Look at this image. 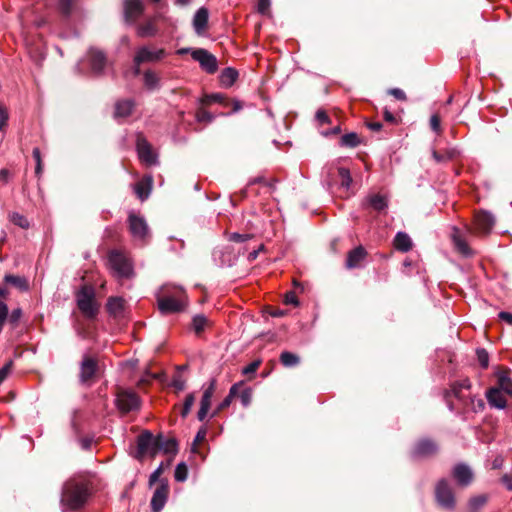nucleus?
<instances>
[{"label":"nucleus","mask_w":512,"mask_h":512,"mask_svg":"<svg viewBox=\"0 0 512 512\" xmlns=\"http://www.w3.org/2000/svg\"><path fill=\"white\" fill-rule=\"evenodd\" d=\"M195 394L194 393H189L186 397H185V400H184V403H183V406H182V409H181V416L183 418L187 417L188 414L190 413L191 411V408L192 406L194 405L195 403Z\"/></svg>","instance_id":"45"},{"label":"nucleus","mask_w":512,"mask_h":512,"mask_svg":"<svg viewBox=\"0 0 512 512\" xmlns=\"http://www.w3.org/2000/svg\"><path fill=\"white\" fill-rule=\"evenodd\" d=\"M9 219L14 225L22 229H28L30 227L29 220L24 215L18 212L11 213Z\"/></svg>","instance_id":"42"},{"label":"nucleus","mask_w":512,"mask_h":512,"mask_svg":"<svg viewBox=\"0 0 512 512\" xmlns=\"http://www.w3.org/2000/svg\"><path fill=\"white\" fill-rule=\"evenodd\" d=\"M59 9L60 11L68 16L71 13L73 1L72 0H59Z\"/></svg>","instance_id":"51"},{"label":"nucleus","mask_w":512,"mask_h":512,"mask_svg":"<svg viewBox=\"0 0 512 512\" xmlns=\"http://www.w3.org/2000/svg\"><path fill=\"white\" fill-rule=\"evenodd\" d=\"M143 83L146 89L153 91L160 88V77L153 70H146L143 73Z\"/></svg>","instance_id":"32"},{"label":"nucleus","mask_w":512,"mask_h":512,"mask_svg":"<svg viewBox=\"0 0 512 512\" xmlns=\"http://www.w3.org/2000/svg\"><path fill=\"white\" fill-rule=\"evenodd\" d=\"M157 33V28L153 20H148L147 22L140 24L137 27V34L140 37H151Z\"/></svg>","instance_id":"37"},{"label":"nucleus","mask_w":512,"mask_h":512,"mask_svg":"<svg viewBox=\"0 0 512 512\" xmlns=\"http://www.w3.org/2000/svg\"><path fill=\"white\" fill-rule=\"evenodd\" d=\"M284 302H285V304H291V305H295V306L298 305V299H297L295 292H293V291L287 292L285 294Z\"/></svg>","instance_id":"59"},{"label":"nucleus","mask_w":512,"mask_h":512,"mask_svg":"<svg viewBox=\"0 0 512 512\" xmlns=\"http://www.w3.org/2000/svg\"><path fill=\"white\" fill-rule=\"evenodd\" d=\"M156 299L158 309L164 315L182 312L188 304L185 290L172 284L160 287L156 293Z\"/></svg>","instance_id":"2"},{"label":"nucleus","mask_w":512,"mask_h":512,"mask_svg":"<svg viewBox=\"0 0 512 512\" xmlns=\"http://www.w3.org/2000/svg\"><path fill=\"white\" fill-rule=\"evenodd\" d=\"M208 324V319L204 315H196L193 317L192 325L196 334L204 331Z\"/></svg>","instance_id":"44"},{"label":"nucleus","mask_w":512,"mask_h":512,"mask_svg":"<svg viewBox=\"0 0 512 512\" xmlns=\"http://www.w3.org/2000/svg\"><path fill=\"white\" fill-rule=\"evenodd\" d=\"M4 281L5 283L12 285L21 292H26L30 288L29 281L24 276L7 274L4 277Z\"/></svg>","instance_id":"27"},{"label":"nucleus","mask_w":512,"mask_h":512,"mask_svg":"<svg viewBox=\"0 0 512 512\" xmlns=\"http://www.w3.org/2000/svg\"><path fill=\"white\" fill-rule=\"evenodd\" d=\"M470 388V380L468 378H463L461 380L455 381L451 385L450 391L447 393V395L451 393L460 402L465 401L468 395L466 392H468Z\"/></svg>","instance_id":"21"},{"label":"nucleus","mask_w":512,"mask_h":512,"mask_svg":"<svg viewBox=\"0 0 512 512\" xmlns=\"http://www.w3.org/2000/svg\"><path fill=\"white\" fill-rule=\"evenodd\" d=\"M238 386H239V384L232 385V387L230 388L229 394L221 401V403H219L217 408L212 412L211 418L215 417L222 410H224L230 406L233 397H235V395L237 393Z\"/></svg>","instance_id":"35"},{"label":"nucleus","mask_w":512,"mask_h":512,"mask_svg":"<svg viewBox=\"0 0 512 512\" xmlns=\"http://www.w3.org/2000/svg\"><path fill=\"white\" fill-rule=\"evenodd\" d=\"M135 103L131 99L120 100L115 104L114 116L116 118H125L131 115Z\"/></svg>","instance_id":"25"},{"label":"nucleus","mask_w":512,"mask_h":512,"mask_svg":"<svg viewBox=\"0 0 512 512\" xmlns=\"http://www.w3.org/2000/svg\"><path fill=\"white\" fill-rule=\"evenodd\" d=\"M486 495H476L469 499L468 508L470 512H478L481 508L485 506L487 503Z\"/></svg>","instance_id":"40"},{"label":"nucleus","mask_w":512,"mask_h":512,"mask_svg":"<svg viewBox=\"0 0 512 512\" xmlns=\"http://www.w3.org/2000/svg\"><path fill=\"white\" fill-rule=\"evenodd\" d=\"M280 362L284 367L291 368L297 366L300 363V358L298 355L292 352L283 351L280 354Z\"/></svg>","instance_id":"38"},{"label":"nucleus","mask_w":512,"mask_h":512,"mask_svg":"<svg viewBox=\"0 0 512 512\" xmlns=\"http://www.w3.org/2000/svg\"><path fill=\"white\" fill-rule=\"evenodd\" d=\"M477 360L480 366L486 369L489 365V354L484 348H478L476 350Z\"/></svg>","instance_id":"48"},{"label":"nucleus","mask_w":512,"mask_h":512,"mask_svg":"<svg viewBox=\"0 0 512 512\" xmlns=\"http://www.w3.org/2000/svg\"><path fill=\"white\" fill-rule=\"evenodd\" d=\"M152 187V177L146 176L141 181L135 184L134 191L139 199L142 201L147 199L150 195Z\"/></svg>","instance_id":"26"},{"label":"nucleus","mask_w":512,"mask_h":512,"mask_svg":"<svg viewBox=\"0 0 512 512\" xmlns=\"http://www.w3.org/2000/svg\"><path fill=\"white\" fill-rule=\"evenodd\" d=\"M169 485L167 481H161L160 485L155 489L150 505L152 512H160L168 499Z\"/></svg>","instance_id":"12"},{"label":"nucleus","mask_w":512,"mask_h":512,"mask_svg":"<svg viewBox=\"0 0 512 512\" xmlns=\"http://www.w3.org/2000/svg\"><path fill=\"white\" fill-rule=\"evenodd\" d=\"M91 71L94 75H101L106 66L105 54L96 48H91L87 54Z\"/></svg>","instance_id":"14"},{"label":"nucleus","mask_w":512,"mask_h":512,"mask_svg":"<svg viewBox=\"0 0 512 512\" xmlns=\"http://www.w3.org/2000/svg\"><path fill=\"white\" fill-rule=\"evenodd\" d=\"M486 398L491 407L497 409H504L507 405V401L503 396L501 390L497 387H491L486 392Z\"/></svg>","instance_id":"23"},{"label":"nucleus","mask_w":512,"mask_h":512,"mask_svg":"<svg viewBox=\"0 0 512 512\" xmlns=\"http://www.w3.org/2000/svg\"><path fill=\"white\" fill-rule=\"evenodd\" d=\"M253 238V235L252 234H249V233H230L228 235V240L231 241V242H235V243H243V242H247L249 240H251Z\"/></svg>","instance_id":"47"},{"label":"nucleus","mask_w":512,"mask_h":512,"mask_svg":"<svg viewBox=\"0 0 512 512\" xmlns=\"http://www.w3.org/2000/svg\"><path fill=\"white\" fill-rule=\"evenodd\" d=\"M452 241L455 249L464 257H471L474 255V251L469 247L468 243L460 234L459 229L453 228Z\"/></svg>","instance_id":"22"},{"label":"nucleus","mask_w":512,"mask_h":512,"mask_svg":"<svg viewBox=\"0 0 512 512\" xmlns=\"http://www.w3.org/2000/svg\"><path fill=\"white\" fill-rule=\"evenodd\" d=\"M117 408L123 413H129L134 410H138L140 407L139 396L129 390H123L118 392L116 397Z\"/></svg>","instance_id":"9"},{"label":"nucleus","mask_w":512,"mask_h":512,"mask_svg":"<svg viewBox=\"0 0 512 512\" xmlns=\"http://www.w3.org/2000/svg\"><path fill=\"white\" fill-rule=\"evenodd\" d=\"M260 364H261L260 360L252 361L250 364H248L246 367H244L242 369V374H244V375L254 374L257 371V369L259 368Z\"/></svg>","instance_id":"52"},{"label":"nucleus","mask_w":512,"mask_h":512,"mask_svg":"<svg viewBox=\"0 0 512 512\" xmlns=\"http://www.w3.org/2000/svg\"><path fill=\"white\" fill-rule=\"evenodd\" d=\"M167 56V52L164 48H156L154 46H141L139 47L134 55L133 62L136 66L135 74L140 73L139 66L143 63H154L161 61Z\"/></svg>","instance_id":"5"},{"label":"nucleus","mask_w":512,"mask_h":512,"mask_svg":"<svg viewBox=\"0 0 512 512\" xmlns=\"http://www.w3.org/2000/svg\"><path fill=\"white\" fill-rule=\"evenodd\" d=\"M107 312L116 317L124 310V299L121 297H109L106 303Z\"/></svg>","instance_id":"31"},{"label":"nucleus","mask_w":512,"mask_h":512,"mask_svg":"<svg viewBox=\"0 0 512 512\" xmlns=\"http://www.w3.org/2000/svg\"><path fill=\"white\" fill-rule=\"evenodd\" d=\"M163 472V463L150 475L149 486L154 485L159 480L160 475Z\"/></svg>","instance_id":"58"},{"label":"nucleus","mask_w":512,"mask_h":512,"mask_svg":"<svg viewBox=\"0 0 512 512\" xmlns=\"http://www.w3.org/2000/svg\"><path fill=\"white\" fill-rule=\"evenodd\" d=\"M98 370L97 361L89 356H85L80 366V381L86 383L91 380Z\"/></svg>","instance_id":"17"},{"label":"nucleus","mask_w":512,"mask_h":512,"mask_svg":"<svg viewBox=\"0 0 512 512\" xmlns=\"http://www.w3.org/2000/svg\"><path fill=\"white\" fill-rule=\"evenodd\" d=\"M359 144V136L354 132L344 134L340 139V145L344 147L354 148Z\"/></svg>","instance_id":"41"},{"label":"nucleus","mask_w":512,"mask_h":512,"mask_svg":"<svg viewBox=\"0 0 512 512\" xmlns=\"http://www.w3.org/2000/svg\"><path fill=\"white\" fill-rule=\"evenodd\" d=\"M129 231L135 240L145 243L149 237V228L146 220L135 213H130L128 216Z\"/></svg>","instance_id":"8"},{"label":"nucleus","mask_w":512,"mask_h":512,"mask_svg":"<svg viewBox=\"0 0 512 512\" xmlns=\"http://www.w3.org/2000/svg\"><path fill=\"white\" fill-rule=\"evenodd\" d=\"M206 435H207V428L203 426L198 430V432L194 438L193 444L196 445V444L204 441L206 438Z\"/></svg>","instance_id":"61"},{"label":"nucleus","mask_w":512,"mask_h":512,"mask_svg":"<svg viewBox=\"0 0 512 512\" xmlns=\"http://www.w3.org/2000/svg\"><path fill=\"white\" fill-rule=\"evenodd\" d=\"M437 452V445L430 439L418 441L412 451L413 457H428Z\"/></svg>","instance_id":"20"},{"label":"nucleus","mask_w":512,"mask_h":512,"mask_svg":"<svg viewBox=\"0 0 512 512\" xmlns=\"http://www.w3.org/2000/svg\"><path fill=\"white\" fill-rule=\"evenodd\" d=\"M22 316V310L20 308L14 309L10 315H8L9 322L16 325Z\"/></svg>","instance_id":"57"},{"label":"nucleus","mask_w":512,"mask_h":512,"mask_svg":"<svg viewBox=\"0 0 512 512\" xmlns=\"http://www.w3.org/2000/svg\"><path fill=\"white\" fill-rule=\"evenodd\" d=\"M494 224L495 218L489 212L481 211L475 215V227L482 234H489Z\"/></svg>","instance_id":"16"},{"label":"nucleus","mask_w":512,"mask_h":512,"mask_svg":"<svg viewBox=\"0 0 512 512\" xmlns=\"http://www.w3.org/2000/svg\"><path fill=\"white\" fill-rule=\"evenodd\" d=\"M144 4L142 0H125L124 17L129 24H134L143 14Z\"/></svg>","instance_id":"13"},{"label":"nucleus","mask_w":512,"mask_h":512,"mask_svg":"<svg viewBox=\"0 0 512 512\" xmlns=\"http://www.w3.org/2000/svg\"><path fill=\"white\" fill-rule=\"evenodd\" d=\"M393 245L400 252H408L412 248V240L405 232H398L393 240Z\"/></svg>","instance_id":"28"},{"label":"nucleus","mask_w":512,"mask_h":512,"mask_svg":"<svg viewBox=\"0 0 512 512\" xmlns=\"http://www.w3.org/2000/svg\"><path fill=\"white\" fill-rule=\"evenodd\" d=\"M452 475L460 486H468L473 480V473L469 466L460 463L454 466Z\"/></svg>","instance_id":"18"},{"label":"nucleus","mask_w":512,"mask_h":512,"mask_svg":"<svg viewBox=\"0 0 512 512\" xmlns=\"http://www.w3.org/2000/svg\"><path fill=\"white\" fill-rule=\"evenodd\" d=\"M264 249V246L263 245H260L257 249H253L252 251H250L247 255V260L249 262H253L254 260H256V258L258 257L259 255V252L261 250Z\"/></svg>","instance_id":"64"},{"label":"nucleus","mask_w":512,"mask_h":512,"mask_svg":"<svg viewBox=\"0 0 512 512\" xmlns=\"http://www.w3.org/2000/svg\"><path fill=\"white\" fill-rule=\"evenodd\" d=\"M8 121V111L7 109L0 104V130L7 124Z\"/></svg>","instance_id":"60"},{"label":"nucleus","mask_w":512,"mask_h":512,"mask_svg":"<svg viewBox=\"0 0 512 512\" xmlns=\"http://www.w3.org/2000/svg\"><path fill=\"white\" fill-rule=\"evenodd\" d=\"M77 306L81 313L88 319H94L99 311V305L95 301V293L91 287L83 286L76 294Z\"/></svg>","instance_id":"4"},{"label":"nucleus","mask_w":512,"mask_h":512,"mask_svg":"<svg viewBox=\"0 0 512 512\" xmlns=\"http://www.w3.org/2000/svg\"><path fill=\"white\" fill-rule=\"evenodd\" d=\"M435 498L439 506L446 510H453L455 508V496L453 489L446 479L438 481L435 487Z\"/></svg>","instance_id":"6"},{"label":"nucleus","mask_w":512,"mask_h":512,"mask_svg":"<svg viewBox=\"0 0 512 512\" xmlns=\"http://www.w3.org/2000/svg\"><path fill=\"white\" fill-rule=\"evenodd\" d=\"M92 494V482L87 474L68 479L62 488L60 503L64 512L79 510L85 506Z\"/></svg>","instance_id":"1"},{"label":"nucleus","mask_w":512,"mask_h":512,"mask_svg":"<svg viewBox=\"0 0 512 512\" xmlns=\"http://www.w3.org/2000/svg\"><path fill=\"white\" fill-rule=\"evenodd\" d=\"M430 127L438 135L441 133V121L437 114H433L430 117Z\"/></svg>","instance_id":"53"},{"label":"nucleus","mask_w":512,"mask_h":512,"mask_svg":"<svg viewBox=\"0 0 512 512\" xmlns=\"http://www.w3.org/2000/svg\"><path fill=\"white\" fill-rule=\"evenodd\" d=\"M315 118L320 125L327 124L330 121L328 114L322 109L317 110Z\"/></svg>","instance_id":"56"},{"label":"nucleus","mask_w":512,"mask_h":512,"mask_svg":"<svg viewBox=\"0 0 512 512\" xmlns=\"http://www.w3.org/2000/svg\"><path fill=\"white\" fill-rule=\"evenodd\" d=\"M158 453V436H154L150 431H144L137 439V458H142L149 454L155 456Z\"/></svg>","instance_id":"7"},{"label":"nucleus","mask_w":512,"mask_h":512,"mask_svg":"<svg viewBox=\"0 0 512 512\" xmlns=\"http://www.w3.org/2000/svg\"><path fill=\"white\" fill-rule=\"evenodd\" d=\"M366 204L376 211H383L388 206L387 198L382 194H371L366 198Z\"/></svg>","instance_id":"29"},{"label":"nucleus","mask_w":512,"mask_h":512,"mask_svg":"<svg viewBox=\"0 0 512 512\" xmlns=\"http://www.w3.org/2000/svg\"><path fill=\"white\" fill-rule=\"evenodd\" d=\"M171 386L177 391H183L186 387V380L181 376L180 373H177L172 378Z\"/></svg>","instance_id":"49"},{"label":"nucleus","mask_w":512,"mask_h":512,"mask_svg":"<svg viewBox=\"0 0 512 512\" xmlns=\"http://www.w3.org/2000/svg\"><path fill=\"white\" fill-rule=\"evenodd\" d=\"M498 378V387L501 391H504L507 394H512V379L510 378L508 372L503 371L500 372L497 376Z\"/></svg>","instance_id":"36"},{"label":"nucleus","mask_w":512,"mask_h":512,"mask_svg":"<svg viewBox=\"0 0 512 512\" xmlns=\"http://www.w3.org/2000/svg\"><path fill=\"white\" fill-rule=\"evenodd\" d=\"M108 263L113 275L118 278H129L134 273L131 259L121 251H111L108 255Z\"/></svg>","instance_id":"3"},{"label":"nucleus","mask_w":512,"mask_h":512,"mask_svg":"<svg viewBox=\"0 0 512 512\" xmlns=\"http://www.w3.org/2000/svg\"><path fill=\"white\" fill-rule=\"evenodd\" d=\"M193 60L200 64V67L208 74H214L218 69L216 57L205 49L198 48L191 52Z\"/></svg>","instance_id":"10"},{"label":"nucleus","mask_w":512,"mask_h":512,"mask_svg":"<svg viewBox=\"0 0 512 512\" xmlns=\"http://www.w3.org/2000/svg\"><path fill=\"white\" fill-rule=\"evenodd\" d=\"M215 392V380H212L210 384L204 389L203 395L200 401V408L197 413L199 421H204L207 417L208 411L211 406V400Z\"/></svg>","instance_id":"15"},{"label":"nucleus","mask_w":512,"mask_h":512,"mask_svg":"<svg viewBox=\"0 0 512 512\" xmlns=\"http://www.w3.org/2000/svg\"><path fill=\"white\" fill-rule=\"evenodd\" d=\"M32 156L36 162L35 173L38 177H40L41 173H42V159H41V152L38 147H35L33 149Z\"/></svg>","instance_id":"50"},{"label":"nucleus","mask_w":512,"mask_h":512,"mask_svg":"<svg viewBox=\"0 0 512 512\" xmlns=\"http://www.w3.org/2000/svg\"><path fill=\"white\" fill-rule=\"evenodd\" d=\"M209 11L206 7H200L194 14L192 25L197 35H203L208 27Z\"/></svg>","instance_id":"19"},{"label":"nucleus","mask_w":512,"mask_h":512,"mask_svg":"<svg viewBox=\"0 0 512 512\" xmlns=\"http://www.w3.org/2000/svg\"><path fill=\"white\" fill-rule=\"evenodd\" d=\"M389 93L393 95L397 100H406V95L404 91L399 88H392L391 90H389Z\"/></svg>","instance_id":"63"},{"label":"nucleus","mask_w":512,"mask_h":512,"mask_svg":"<svg viewBox=\"0 0 512 512\" xmlns=\"http://www.w3.org/2000/svg\"><path fill=\"white\" fill-rule=\"evenodd\" d=\"M338 176L341 180V186L346 189H349L352 184V177H351L349 169H347L345 167H339L338 168Z\"/></svg>","instance_id":"43"},{"label":"nucleus","mask_w":512,"mask_h":512,"mask_svg":"<svg viewBox=\"0 0 512 512\" xmlns=\"http://www.w3.org/2000/svg\"><path fill=\"white\" fill-rule=\"evenodd\" d=\"M188 476V468L184 462L177 464L174 477L178 482H184Z\"/></svg>","instance_id":"46"},{"label":"nucleus","mask_w":512,"mask_h":512,"mask_svg":"<svg viewBox=\"0 0 512 512\" xmlns=\"http://www.w3.org/2000/svg\"><path fill=\"white\" fill-rule=\"evenodd\" d=\"M461 403L465 408L475 413L482 411L485 407L483 399L478 398L476 396H470L469 394L467 395L466 400L461 401Z\"/></svg>","instance_id":"34"},{"label":"nucleus","mask_w":512,"mask_h":512,"mask_svg":"<svg viewBox=\"0 0 512 512\" xmlns=\"http://www.w3.org/2000/svg\"><path fill=\"white\" fill-rule=\"evenodd\" d=\"M175 454L177 452V442L173 438H165L158 435V453Z\"/></svg>","instance_id":"30"},{"label":"nucleus","mask_w":512,"mask_h":512,"mask_svg":"<svg viewBox=\"0 0 512 512\" xmlns=\"http://www.w3.org/2000/svg\"><path fill=\"white\" fill-rule=\"evenodd\" d=\"M239 397L242 405L247 407L251 403L252 393L250 389H245L240 393Z\"/></svg>","instance_id":"55"},{"label":"nucleus","mask_w":512,"mask_h":512,"mask_svg":"<svg viewBox=\"0 0 512 512\" xmlns=\"http://www.w3.org/2000/svg\"><path fill=\"white\" fill-rule=\"evenodd\" d=\"M458 155V151L454 148L447 149L444 152H439L436 150L432 151V156L434 160L438 163L446 162L454 159Z\"/></svg>","instance_id":"39"},{"label":"nucleus","mask_w":512,"mask_h":512,"mask_svg":"<svg viewBox=\"0 0 512 512\" xmlns=\"http://www.w3.org/2000/svg\"><path fill=\"white\" fill-rule=\"evenodd\" d=\"M238 71L234 68H225L220 74V82L224 87H231L238 78Z\"/></svg>","instance_id":"33"},{"label":"nucleus","mask_w":512,"mask_h":512,"mask_svg":"<svg viewBox=\"0 0 512 512\" xmlns=\"http://www.w3.org/2000/svg\"><path fill=\"white\" fill-rule=\"evenodd\" d=\"M366 251L362 246L352 249L346 259V267L348 269L357 268L366 257Z\"/></svg>","instance_id":"24"},{"label":"nucleus","mask_w":512,"mask_h":512,"mask_svg":"<svg viewBox=\"0 0 512 512\" xmlns=\"http://www.w3.org/2000/svg\"><path fill=\"white\" fill-rule=\"evenodd\" d=\"M12 366H13V362L9 361L0 369V377L2 379L5 380L8 377V375L10 374V372L12 370Z\"/></svg>","instance_id":"62"},{"label":"nucleus","mask_w":512,"mask_h":512,"mask_svg":"<svg viewBox=\"0 0 512 512\" xmlns=\"http://www.w3.org/2000/svg\"><path fill=\"white\" fill-rule=\"evenodd\" d=\"M136 148L139 159L146 165H154L157 162L156 155L149 142L142 136L138 135Z\"/></svg>","instance_id":"11"},{"label":"nucleus","mask_w":512,"mask_h":512,"mask_svg":"<svg viewBox=\"0 0 512 512\" xmlns=\"http://www.w3.org/2000/svg\"><path fill=\"white\" fill-rule=\"evenodd\" d=\"M270 4V0H257V11L262 15H266L269 12Z\"/></svg>","instance_id":"54"}]
</instances>
